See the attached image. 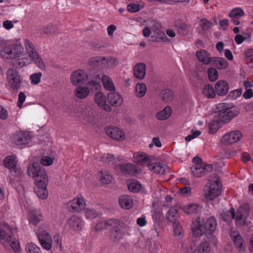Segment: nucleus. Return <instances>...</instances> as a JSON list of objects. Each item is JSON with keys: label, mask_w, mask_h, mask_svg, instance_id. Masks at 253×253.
<instances>
[{"label": "nucleus", "mask_w": 253, "mask_h": 253, "mask_svg": "<svg viewBox=\"0 0 253 253\" xmlns=\"http://www.w3.org/2000/svg\"><path fill=\"white\" fill-rule=\"evenodd\" d=\"M208 74L209 80L211 82L215 81L218 77L217 70L214 68H210L208 70Z\"/></svg>", "instance_id": "obj_55"}, {"label": "nucleus", "mask_w": 253, "mask_h": 253, "mask_svg": "<svg viewBox=\"0 0 253 253\" xmlns=\"http://www.w3.org/2000/svg\"><path fill=\"white\" fill-rule=\"evenodd\" d=\"M250 214V205L243 204L238 209L236 213V223L242 226L246 223V220Z\"/></svg>", "instance_id": "obj_6"}, {"label": "nucleus", "mask_w": 253, "mask_h": 253, "mask_svg": "<svg viewBox=\"0 0 253 253\" xmlns=\"http://www.w3.org/2000/svg\"><path fill=\"white\" fill-rule=\"evenodd\" d=\"M25 249L27 253H41L40 248L32 243L27 244Z\"/></svg>", "instance_id": "obj_54"}, {"label": "nucleus", "mask_w": 253, "mask_h": 253, "mask_svg": "<svg viewBox=\"0 0 253 253\" xmlns=\"http://www.w3.org/2000/svg\"><path fill=\"white\" fill-rule=\"evenodd\" d=\"M30 56H22L17 58L12 61V65L13 66V68H21L25 66H27L30 64Z\"/></svg>", "instance_id": "obj_25"}, {"label": "nucleus", "mask_w": 253, "mask_h": 253, "mask_svg": "<svg viewBox=\"0 0 253 253\" xmlns=\"http://www.w3.org/2000/svg\"><path fill=\"white\" fill-rule=\"evenodd\" d=\"M105 132L109 137L118 141H123L126 137L124 132L116 126L106 127L105 128Z\"/></svg>", "instance_id": "obj_12"}, {"label": "nucleus", "mask_w": 253, "mask_h": 253, "mask_svg": "<svg viewBox=\"0 0 253 253\" xmlns=\"http://www.w3.org/2000/svg\"><path fill=\"white\" fill-rule=\"evenodd\" d=\"M135 161L137 163H142L148 161V158L147 155L144 153H142L141 154H137L135 156H134Z\"/></svg>", "instance_id": "obj_57"}, {"label": "nucleus", "mask_w": 253, "mask_h": 253, "mask_svg": "<svg viewBox=\"0 0 253 253\" xmlns=\"http://www.w3.org/2000/svg\"><path fill=\"white\" fill-rule=\"evenodd\" d=\"M44 174V175H42L38 173L39 175L33 178L36 185V187L34 189L35 192L38 197L41 199H46L48 195L47 188L48 178L45 170Z\"/></svg>", "instance_id": "obj_2"}, {"label": "nucleus", "mask_w": 253, "mask_h": 253, "mask_svg": "<svg viewBox=\"0 0 253 253\" xmlns=\"http://www.w3.org/2000/svg\"><path fill=\"white\" fill-rule=\"evenodd\" d=\"M173 228L174 235L180 236L182 232V228L179 221L173 223Z\"/></svg>", "instance_id": "obj_62"}, {"label": "nucleus", "mask_w": 253, "mask_h": 253, "mask_svg": "<svg viewBox=\"0 0 253 253\" xmlns=\"http://www.w3.org/2000/svg\"><path fill=\"white\" fill-rule=\"evenodd\" d=\"M38 240L42 247L49 250L52 247V240L50 234L45 230L40 231L37 235Z\"/></svg>", "instance_id": "obj_10"}, {"label": "nucleus", "mask_w": 253, "mask_h": 253, "mask_svg": "<svg viewBox=\"0 0 253 253\" xmlns=\"http://www.w3.org/2000/svg\"><path fill=\"white\" fill-rule=\"evenodd\" d=\"M100 78L98 75H97L95 78V80L89 81L87 84L89 87H90V89H99L101 87L100 84Z\"/></svg>", "instance_id": "obj_53"}, {"label": "nucleus", "mask_w": 253, "mask_h": 253, "mask_svg": "<svg viewBox=\"0 0 253 253\" xmlns=\"http://www.w3.org/2000/svg\"><path fill=\"white\" fill-rule=\"evenodd\" d=\"M217 225L216 220L213 216L210 217L202 226L205 233L212 234Z\"/></svg>", "instance_id": "obj_22"}, {"label": "nucleus", "mask_w": 253, "mask_h": 253, "mask_svg": "<svg viewBox=\"0 0 253 253\" xmlns=\"http://www.w3.org/2000/svg\"><path fill=\"white\" fill-rule=\"evenodd\" d=\"M230 236L237 250L238 251H245L246 244L240 233L238 231H232L230 233Z\"/></svg>", "instance_id": "obj_18"}, {"label": "nucleus", "mask_w": 253, "mask_h": 253, "mask_svg": "<svg viewBox=\"0 0 253 253\" xmlns=\"http://www.w3.org/2000/svg\"><path fill=\"white\" fill-rule=\"evenodd\" d=\"M95 103L104 110L110 112L112 110L111 107L106 104V98L105 95L101 92H98L95 93L94 97Z\"/></svg>", "instance_id": "obj_19"}, {"label": "nucleus", "mask_w": 253, "mask_h": 253, "mask_svg": "<svg viewBox=\"0 0 253 253\" xmlns=\"http://www.w3.org/2000/svg\"><path fill=\"white\" fill-rule=\"evenodd\" d=\"M211 64L218 70L226 69L228 66V62L224 58L212 57Z\"/></svg>", "instance_id": "obj_28"}, {"label": "nucleus", "mask_w": 253, "mask_h": 253, "mask_svg": "<svg viewBox=\"0 0 253 253\" xmlns=\"http://www.w3.org/2000/svg\"><path fill=\"white\" fill-rule=\"evenodd\" d=\"M242 137V132L239 130H235L223 136L221 142L225 144H233L239 141Z\"/></svg>", "instance_id": "obj_16"}, {"label": "nucleus", "mask_w": 253, "mask_h": 253, "mask_svg": "<svg viewBox=\"0 0 253 253\" xmlns=\"http://www.w3.org/2000/svg\"><path fill=\"white\" fill-rule=\"evenodd\" d=\"M17 161L16 157L14 155L8 156L5 157L3 161L4 166L9 169L11 173L15 176H18L19 171L17 169Z\"/></svg>", "instance_id": "obj_17"}, {"label": "nucleus", "mask_w": 253, "mask_h": 253, "mask_svg": "<svg viewBox=\"0 0 253 253\" xmlns=\"http://www.w3.org/2000/svg\"><path fill=\"white\" fill-rule=\"evenodd\" d=\"M27 172L29 176L33 178L39 175L38 173L44 175L45 169L42 166H40L38 163L30 162L27 167Z\"/></svg>", "instance_id": "obj_14"}, {"label": "nucleus", "mask_w": 253, "mask_h": 253, "mask_svg": "<svg viewBox=\"0 0 253 253\" xmlns=\"http://www.w3.org/2000/svg\"><path fill=\"white\" fill-rule=\"evenodd\" d=\"M134 77L138 79H143L146 74V65L143 63H137L133 69Z\"/></svg>", "instance_id": "obj_26"}, {"label": "nucleus", "mask_w": 253, "mask_h": 253, "mask_svg": "<svg viewBox=\"0 0 253 253\" xmlns=\"http://www.w3.org/2000/svg\"><path fill=\"white\" fill-rule=\"evenodd\" d=\"M127 187L129 190L133 193L138 192L141 189L140 183L135 179H132L128 181Z\"/></svg>", "instance_id": "obj_41"}, {"label": "nucleus", "mask_w": 253, "mask_h": 253, "mask_svg": "<svg viewBox=\"0 0 253 253\" xmlns=\"http://www.w3.org/2000/svg\"><path fill=\"white\" fill-rule=\"evenodd\" d=\"M114 219H109L105 221H102L96 224L95 228L97 230H101L102 229H107V226H111L114 225L113 222Z\"/></svg>", "instance_id": "obj_49"}, {"label": "nucleus", "mask_w": 253, "mask_h": 253, "mask_svg": "<svg viewBox=\"0 0 253 253\" xmlns=\"http://www.w3.org/2000/svg\"><path fill=\"white\" fill-rule=\"evenodd\" d=\"M35 64L42 70H46V66L38 52L30 57Z\"/></svg>", "instance_id": "obj_39"}, {"label": "nucleus", "mask_w": 253, "mask_h": 253, "mask_svg": "<svg viewBox=\"0 0 253 253\" xmlns=\"http://www.w3.org/2000/svg\"><path fill=\"white\" fill-rule=\"evenodd\" d=\"M213 169V167L211 165L192 166L191 168L192 173L197 177H200L204 175H207L210 172H211Z\"/></svg>", "instance_id": "obj_11"}, {"label": "nucleus", "mask_w": 253, "mask_h": 253, "mask_svg": "<svg viewBox=\"0 0 253 253\" xmlns=\"http://www.w3.org/2000/svg\"><path fill=\"white\" fill-rule=\"evenodd\" d=\"M118 169L124 175H134L138 171L136 167L131 164L126 163L120 164L118 166Z\"/></svg>", "instance_id": "obj_20"}, {"label": "nucleus", "mask_w": 253, "mask_h": 253, "mask_svg": "<svg viewBox=\"0 0 253 253\" xmlns=\"http://www.w3.org/2000/svg\"><path fill=\"white\" fill-rule=\"evenodd\" d=\"M171 109L168 106H166L162 111L158 112L156 114V117L159 120H165L168 119L171 114Z\"/></svg>", "instance_id": "obj_35"}, {"label": "nucleus", "mask_w": 253, "mask_h": 253, "mask_svg": "<svg viewBox=\"0 0 253 253\" xmlns=\"http://www.w3.org/2000/svg\"><path fill=\"white\" fill-rule=\"evenodd\" d=\"M221 218L227 223L230 222L231 219H236V213L233 208H231L230 210L223 212L220 214Z\"/></svg>", "instance_id": "obj_33"}, {"label": "nucleus", "mask_w": 253, "mask_h": 253, "mask_svg": "<svg viewBox=\"0 0 253 253\" xmlns=\"http://www.w3.org/2000/svg\"><path fill=\"white\" fill-rule=\"evenodd\" d=\"M219 120H212L209 124V133L214 134L216 132L219 127Z\"/></svg>", "instance_id": "obj_52"}, {"label": "nucleus", "mask_w": 253, "mask_h": 253, "mask_svg": "<svg viewBox=\"0 0 253 253\" xmlns=\"http://www.w3.org/2000/svg\"><path fill=\"white\" fill-rule=\"evenodd\" d=\"M119 201L120 206L124 209H129L133 205L132 198L127 195H123L121 196Z\"/></svg>", "instance_id": "obj_30"}, {"label": "nucleus", "mask_w": 253, "mask_h": 253, "mask_svg": "<svg viewBox=\"0 0 253 253\" xmlns=\"http://www.w3.org/2000/svg\"><path fill=\"white\" fill-rule=\"evenodd\" d=\"M108 102L114 107L120 106L123 102L121 95L116 92H111L107 95Z\"/></svg>", "instance_id": "obj_23"}, {"label": "nucleus", "mask_w": 253, "mask_h": 253, "mask_svg": "<svg viewBox=\"0 0 253 253\" xmlns=\"http://www.w3.org/2000/svg\"><path fill=\"white\" fill-rule=\"evenodd\" d=\"M101 176L100 180L102 184H108L111 182L112 177L110 174L101 172Z\"/></svg>", "instance_id": "obj_60"}, {"label": "nucleus", "mask_w": 253, "mask_h": 253, "mask_svg": "<svg viewBox=\"0 0 253 253\" xmlns=\"http://www.w3.org/2000/svg\"><path fill=\"white\" fill-rule=\"evenodd\" d=\"M42 73L38 72L32 74L30 76V79L31 84H37L41 82V78L42 77Z\"/></svg>", "instance_id": "obj_59"}, {"label": "nucleus", "mask_w": 253, "mask_h": 253, "mask_svg": "<svg viewBox=\"0 0 253 253\" xmlns=\"http://www.w3.org/2000/svg\"><path fill=\"white\" fill-rule=\"evenodd\" d=\"M213 24L211 21L206 18H202L200 20V27L204 32H207L208 30L213 26Z\"/></svg>", "instance_id": "obj_50"}, {"label": "nucleus", "mask_w": 253, "mask_h": 253, "mask_svg": "<svg viewBox=\"0 0 253 253\" xmlns=\"http://www.w3.org/2000/svg\"><path fill=\"white\" fill-rule=\"evenodd\" d=\"M168 40L165 33L162 30L154 33L153 35L151 37L152 42H166Z\"/></svg>", "instance_id": "obj_38"}, {"label": "nucleus", "mask_w": 253, "mask_h": 253, "mask_svg": "<svg viewBox=\"0 0 253 253\" xmlns=\"http://www.w3.org/2000/svg\"><path fill=\"white\" fill-rule=\"evenodd\" d=\"M23 47L20 44H12L4 46L0 51V55L6 59H16L23 52Z\"/></svg>", "instance_id": "obj_3"}, {"label": "nucleus", "mask_w": 253, "mask_h": 253, "mask_svg": "<svg viewBox=\"0 0 253 253\" xmlns=\"http://www.w3.org/2000/svg\"><path fill=\"white\" fill-rule=\"evenodd\" d=\"M89 93V89L88 87L80 86L77 87L75 94L76 96L81 99L86 98Z\"/></svg>", "instance_id": "obj_40"}, {"label": "nucleus", "mask_w": 253, "mask_h": 253, "mask_svg": "<svg viewBox=\"0 0 253 253\" xmlns=\"http://www.w3.org/2000/svg\"><path fill=\"white\" fill-rule=\"evenodd\" d=\"M196 56L198 60L204 65H209L211 63L212 57L206 50H201L196 52Z\"/></svg>", "instance_id": "obj_27"}, {"label": "nucleus", "mask_w": 253, "mask_h": 253, "mask_svg": "<svg viewBox=\"0 0 253 253\" xmlns=\"http://www.w3.org/2000/svg\"><path fill=\"white\" fill-rule=\"evenodd\" d=\"M114 225H111L110 239L114 242L120 241L123 237L124 232L123 230L122 223L120 220L114 219Z\"/></svg>", "instance_id": "obj_7"}, {"label": "nucleus", "mask_w": 253, "mask_h": 253, "mask_svg": "<svg viewBox=\"0 0 253 253\" xmlns=\"http://www.w3.org/2000/svg\"><path fill=\"white\" fill-rule=\"evenodd\" d=\"M84 215L88 219H93L98 215L97 212L92 209H86L84 211Z\"/></svg>", "instance_id": "obj_58"}, {"label": "nucleus", "mask_w": 253, "mask_h": 253, "mask_svg": "<svg viewBox=\"0 0 253 253\" xmlns=\"http://www.w3.org/2000/svg\"><path fill=\"white\" fill-rule=\"evenodd\" d=\"M211 250V247L209 242H203L199 246V251L202 253H209Z\"/></svg>", "instance_id": "obj_61"}, {"label": "nucleus", "mask_w": 253, "mask_h": 253, "mask_svg": "<svg viewBox=\"0 0 253 253\" xmlns=\"http://www.w3.org/2000/svg\"><path fill=\"white\" fill-rule=\"evenodd\" d=\"M85 202L81 198H75L67 203V209L70 212H79L84 209Z\"/></svg>", "instance_id": "obj_15"}, {"label": "nucleus", "mask_w": 253, "mask_h": 253, "mask_svg": "<svg viewBox=\"0 0 253 253\" xmlns=\"http://www.w3.org/2000/svg\"><path fill=\"white\" fill-rule=\"evenodd\" d=\"M43 219L42 212L38 210H33L30 215L29 222L34 225H37Z\"/></svg>", "instance_id": "obj_29"}, {"label": "nucleus", "mask_w": 253, "mask_h": 253, "mask_svg": "<svg viewBox=\"0 0 253 253\" xmlns=\"http://www.w3.org/2000/svg\"><path fill=\"white\" fill-rule=\"evenodd\" d=\"M229 87L228 83L224 80L218 81L215 85V90L219 96L225 95L229 91Z\"/></svg>", "instance_id": "obj_24"}, {"label": "nucleus", "mask_w": 253, "mask_h": 253, "mask_svg": "<svg viewBox=\"0 0 253 253\" xmlns=\"http://www.w3.org/2000/svg\"><path fill=\"white\" fill-rule=\"evenodd\" d=\"M148 167L154 173L163 174L165 172L164 165L161 163L149 164Z\"/></svg>", "instance_id": "obj_32"}, {"label": "nucleus", "mask_w": 253, "mask_h": 253, "mask_svg": "<svg viewBox=\"0 0 253 253\" xmlns=\"http://www.w3.org/2000/svg\"><path fill=\"white\" fill-rule=\"evenodd\" d=\"M24 45L25 48L29 54V56L30 57L33 55H35L36 53L38 52L35 49V45L33 43L28 39H26L24 40Z\"/></svg>", "instance_id": "obj_43"}, {"label": "nucleus", "mask_w": 253, "mask_h": 253, "mask_svg": "<svg viewBox=\"0 0 253 253\" xmlns=\"http://www.w3.org/2000/svg\"><path fill=\"white\" fill-rule=\"evenodd\" d=\"M221 182L219 179L211 184L205 192V198L207 200H212L217 198L221 193Z\"/></svg>", "instance_id": "obj_5"}, {"label": "nucleus", "mask_w": 253, "mask_h": 253, "mask_svg": "<svg viewBox=\"0 0 253 253\" xmlns=\"http://www.w3.org/2000/svg\"><path fill=\"white\" fill-rule=\"evenodd\" d=\"M106 63L108 67L113 68L119 64V61L115 58L109 57L107 59Z\"/></svg>", "instance_id": "obj_63"}, {"label": "nucleus", "mask_w": 253, "mask_h": 253, "mask_svg": "<svg viewBox=\"0 0 253 253\" xmlns=\"http://www.w3.org/2000/svg\"><path fill=\"white\" fill-rule=\"evenodd\" d=\"M12 142L17 145L28 144L31 140L30 134L26 131L16 132L12 137Z\"/></svg>", "instance_id": "obj_9"}, {"label": "nucleus", "mask_w": 253, "mask_h": 253, "mask_svg": "<svg viewBox=\"0 0 253 253\" xmlns=\"http://www.w3.org/2000/svg\"><path fill=\"white\" fill-rule=\"evenodd\" d=\"M27 172L29 176L33 178L39 175L38 173L44 175L45 169L42 166H40L38 163L30 162L27 167Z\"/></svg>", "instance_id": "obj_13"}, {"label": "nucleus", "mask_w": 253, "mask_h": 253, "mask_svg": "<svg viewBox=\"0 0 253 253\" xmlns=\"http://www.w3.org/2000/svg\"><path fill=\"white\" fill-rule=\"evenodd\" d=\"M100 161L105 164H113L116 162V158L113 155L104 154L101 157Z\"/></svg>", "instance_id": "obj_51"}, {"label": "nucleus", "mask_w": 253, "mask_h": 253, "mask_svg": "<svg viewBox=\"0 0 253 253\" xmlns=\"http://www.w3.org/2000/svg\"><path fill=\"white\" fill-rule=\"evenodd\" d=\"M87 79L86 72L82 69L74 71L70 77L71 83L75 86L79 84H84Z\"/></svg>", "instance_id": "obj_8"}, {"label": "nucleus", "mask_w": 253, "mask_h": 253, "mask_svg": "<svg viewBox=\"0 0 253 253\" xmlns=\"http://www.w3.org/2000/svg\"><path fill=\"white\" fill-rule=\"evenodd\" d=\"M147 90V87L144 84H137L135 86L136 95L138 97L144 96Z\"/></svg>", "instance_id": "obj_48"}, {"label": "nucleus", "mask_w": 253, "mask_h": 253, "mask_svg": "<svg viewBox=\"0 0 253 253\" xmlns=\"http://www.w3.org/2000/svg\"><path fill=\"white\" fill-rule=\"evenodd\" d=\"M245 59L253 63V48H249L244 52Z\"/></svg>", "instance_id": "obj_64"}, {"label": "nucleus", "mask_w": 253, "mask_h": 253, "mask_svg": "<svg viewBox=\"0 0 253 253\" xmlns=\"http://www.w3.org/2000/svg\"><path fill=\"white\" fill-rule=\"evenodd\" d=\"M175 27L179 30L184 32H188L190 29V25L183 22L181 19H177L174 21Z\"/></svg>", "instance_id": "obj_46"}, {"label": "nucleus", "mask_w": 253, "mask_h": 253, "mask_svg": "<svg viewBox=\"0 0 253 253\" xmlns=\"http://www.w3.org/2000/svg\"><path fill=\"white\" fill-rule=\"evenodd\" d=\"M215 90L210 84L206 85L203 89V94L209 98H213L215 96Z\"/></svg>", "instance_id": "obj_45"}, {"label": "nucleus", "mask_w": 253, "mask_h": 253, "mask_svg": "<svg viewBox=\"0 0 253 253\" xmlns=\"http://www.w3.org/2000/svg\"><path fill=\"white\" fill-rule=\"evenodd\" d=\"M160 97L164 102H169L173 100L174 92L169 89H165L160 93Z\"/></svg>", "instance_id": "obj_36"}, {"label": "nucleus", "mask_w": 253, "mask_h": 253, "mask_svg": "<svg viewBox=\"0 0 253 253\" xmlns=\"http://www.w3.org/2000/svg\"><path fill=\"white\" fill-rule=\"evenodd\" d=\"M68 224L74 231H81L84 225V222L81 218L77 216L73 215L67 221Z\"/></svg>", "instance_id": "obj_21"}, {"label": "nucleus", "mask_w": 253, "mask_h": 253, "mask_svg": "<svg viewBox=\"0 0 253 253\" xmlns=\"http://www.w3.org/2000/svg\"><path fill=\"white\" fill-rule=\"evenodd\" d=\"M5 240L15 253H21V248L18 240L15 239H13L10 236H7Z\"/></svg>", "instance_id": "obj_34"}, {"label": "nucleus", "mask_w": 253, "mask_h": 253, "mask_svg": "<svg viewBox=\"0 0 253 253\" xmlns=\"http://www.w3.org/2000/svg\"><path fill=\"white\" fill-rule=\"evenodd\" d=\"M166 217L167 220L172 223L178 221L179 214L177 210L175 207L171 208L168 211Z\"/></svg>", "instance_id": "obj_31"}, {"label": "nucleus", "mask_w": 253, "mask_h": 253, "mask_svg": "<svg viewBox=\"0 0 253 253\" xmlns=\"http://www.w3.org/2000/svg\"><path fill=\"white\" fill-rule=\"evenodd\" d=\"M105 60V57L96 56L91 58L89 60L88 63L90 67L95 69L102 65Z\"/></svg>", "instance_id": "obj_37"}, {"label": "nucleus", "mask_w": 253, "mask_h": 253, "mask_svg": "<svg viewBox=\"0 0 253 253\" xmlns=\"http://www.w3.org/2000/svg\"><path fill=\"white\" fill-rule=\"evenodd\" d=\"M152 216L155 222L161 221L163 216V213L160 210L156 207V204H153L152 208Z\"/></svg>", "instance_id": "obj_44"}, {"label": "nucleus", "mask_w": 253, "mask_h": 253, "mask_svg": "<svg viewBox=\"0 0 253 253\" xmlns=\"http://www.w3.org/2000/svg\"><path fill=\"white\" fill-rule=\"evenodd\" d=\"M232 108L231 105L226 103H219L216 105L215 110L218 113V118L220 122L228 123L239 115L240 112L238 109Z\"/></svg>", "instance_id": "obj_1"}, {"label": "nucleus", "mask_w": 253, "mask_h": 253, "mask_svg": "<svg viewBox=\"0 0 253 253\" xmlns=\"http://www.w3.org/2000/svg\"><path fill=\"white\" fill-rule=\"evenodd\" d=\"M6 78L9 86L14 90H18L21 84L19 72L14 68H9L6 72Z\"/></svg>", "instance_id": "obj_4"}, {"label": "nucleus", "mask_w": 253, "mask_h": 253, "mask_svg": "<svg viewBox=\"0 0 253 253\" xmlns=\"http://www.w3.org/2000/svg\"><path fill=\"white\" fill-rule=\"evenodd\" d=\"M244 14V11L241 8L238 7L232 9L229 13V16L230 18H240Z\"/></svg>", "instance_id": "obj_56"}, {"label": "nucleus", "mask_w": 253, "mask_h": 253, "mask_svg": "<svg viewBox=\"0 0 253 253\" xmlns=\"http://www.w3.org/2000/svg\"><path fill=\"white\" fill-rule=\"evenodd\" d=\"M199 206L195 204H191L184 206L182 208L184 212L187 214H190L196 213L198 211Z\"/></svg>", "instance_id": "obj_47"}, {"label": "nucleus", "mask_w": 253, "mask_h": 253, "mask_svg": "<svg viewBox=\"0 0 253 253\" xmlns=\"http://www.w3.org/2000/svg\"><path fill=\"white\" fill-rule=\"evenodd\" d=\"M101 81L104 88L108 90H114L115 87L111 78L107 76L103 75L101 78Z\"/></svg>", "instance_id": "obj_42"}]
</instances>
